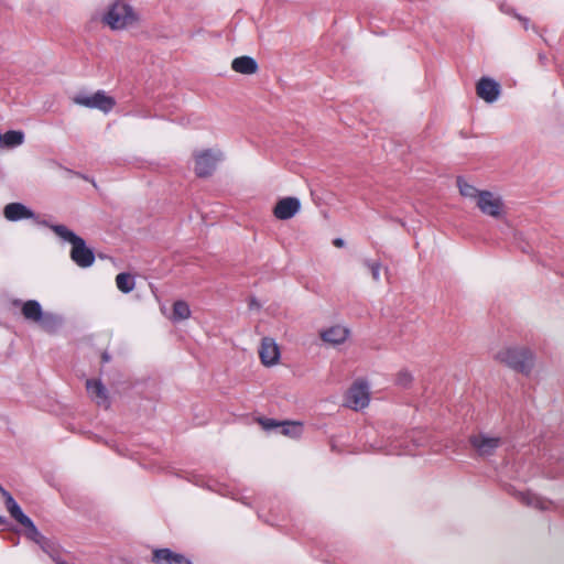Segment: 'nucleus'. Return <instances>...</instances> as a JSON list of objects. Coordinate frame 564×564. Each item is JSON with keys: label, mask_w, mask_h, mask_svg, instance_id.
Returning <instances> with one entry per match:
<instances>
[{"label": "nucleus", "mask_w": 564, "mask_h": 564, "mask_svg": "<svg viewBox=\"0 0 564 564\" xmlns=\"http://www.w3.org/2000/svg\"><path fill=\"white\" fill-rule=\"evenodd\" d=\"M476 91L479 98L491 104L498 99L500 86L496 80L484 77L477 83Z\"/></svg>", "instance_id": "13"}, {"label": "nucleus", "mask_w": 564, "mask_h": 564, "mask_svg": "<svg viewBox=\"0 0 564 564\" xmlns=\"http://www.w3.org/2000/svg\"><path fill=\"white\" fill-rule=\"evenodd\" d=\"M350 335L349 328L344 325H333L319 330V338L328 346L344 344Z\"/></svg>", "instance_id": "10"}, {"label": "nucleus", "mask_w": 564, "mask_h": 564, "mask_svg": "<svg viewBox=\"0 0 564 564\" xmlns=\"http://www.w3.org/2000/svg\"><path fill=\"white\" fill-rule=\"evenodd\" d=\"M369 401V386L364 380L355 381L345 394V405L355 411L368 406Z\"/></svg>", "instance_id": "7"}, {"label": "nucleus", "mask_w": 564, "mask_h": 564, "mask_svg": "<svg viewBox=\"0 0 564 564\" xmlns=\"http://www.w3.org/2000/svg\"><path fill=\"white\" fill-rule=\"evenodd\" d=\"M257 421L260 424V426L265 431L278 430L279 425H281L279 421H275L273 419L260 417Z\"/></svg>", "instance_id": "26"}, {"label": "nucleus", "mask_w": 564, "mask_h": 564, "mask_svg": "<svg viewBox=\"0 0 564 564\" xmlns=\"http://www.w3.org/2000/svg\"><path fill=\"white\" fill-rule=\"evenodd\" d=\"M24 134L21 131H8L4 134H0V150L4 148H15L23 143Z\"/></svg>", "instance_id": "20"}, {"label": "nucleus", "mask_w": 564, "mask_h": 564, "mask_svg": "<svg viewBox=\"0 0 564 564\" xmlns=\"http://www.w3.org/2000/svg\"><path fill=\"white\" fill-rule=\"evenodd\" d=\"M4 523V519L0 516V524Z\"/></svg>", "instance_id": "31"}, {"label": "nucleus", "mask_w": 564, "mask_h": 564, "mask_svg": "<svg viewBox=\"0 0 564 564\" xmlns=\"http://www.w3.org/2000/svg\"><path fill=\"white\" fill-rule=\"evenodd\" d=\"M365 268L370 273L373 282L378 283L381 281L382 275L388 276L389 269L383 267V264L379 260L366 259L364 261Z\"/></svg>", "instance_id": "19"}, {"label": "nucleus", "mask_w": 564, "mask_h": 564, "mask_svg": "<svg viewBox=\"0 0 564 564\" xmlns=\"http://www.w3.org/2000/svg\"><path fill=\"white\" fill-rule=\"evenodd\" d=\"M519 19L523 22L524 28H527V19H521V18H519Z\"/></svg>", "instance_id": "30"}, {"label": "nucleus", "mask_w": 564, "mask_h": 564, "mask_svg": "<svg viewBox=\"0 0 564 564\" xmlns=\"http://www.w3.org/2000/svg\"><path fill=\"white\" fill-rule=\"evenodd\" d=\"M76 105L94 108L104 112L110 111L116 101L112 97L108 96L105 91H97L95 94H78L73 98Z\"/></svg>", "instance_id": "8"}, {"label": "nucleus", "mask_w": 564, "mask_h": 564, "mask_svg": "<svg viewBox=\"0 0 564 564\" xmlns=\"http://www.w3.org/2000/svg\"><path fill=\"white\" fill-rule=\"evenodd\" d=\"M191 313L187 302L178 300L173 304L171 319L173 322L186 321L191 317Z\"/></svg>", "instance_id": "21"}, {"label": "nucleus", "mask_w": 564, "mask_h": 564, "mask_svg": "<svg viewBox=\"0 0 564 564\" xmlns=\"http://www.w3.org/2000/svg\"><path fill=\"white\" fill-rule=\"evenodd\" d=\"M24 528H26V536L29 539H31L32 541L36 542V543H40L41 540H42V535L41 533L39 532V530L36 529V527L34 525L33 521L31 520V523L30 524H24L23 525Z\"/></svg>", "instance_id": "25"}, {"label": "nucleus", "mask_w": 564, "mask_h": 564, "mask_svg": "<svg viewBox=\"0 0 564 564\" xmlns=\"http://www.w3.org/2000/svg\"><path fill=\"white\" fill-rule=\"evenodd\" d=\"M3 497L6 499V507L10 516L21 525L30 524L31 519L23 513L22 509L13 499V497L8 491H3Z\"/></svg>", "instance_id": "17"}, {"label": "nucleus", "mask_w": 564, "mask_h": 564, "mask_svg": "<svg viewBox=\"0 0 564 564\" xmlns=\"http://www.w3.org/2000/svg\"><path fill=\"white\" fill-rule=\"evenodd\" d=\"M470 443L480 456H489L500 446L501 440L486 434H478L470 437Z\"/></svg>", "instance_id": "12"}, {"label": "nucleus", "mask_w": 564, "mask_h": 564, "mask_svg": "<svg viewBox=\"0 0 564 564\" xmlns=\"http://www.w3.org/2000/svg\"><path fill=\"white\" fill-rule=\"evenodd\" d=\"M231 68L237 73L251 75L257 73L258 64L250 56H240L232 61Z\"/></svg>", "instance_id": "18"}, {"label": "nucleus", "mask_w": 564, "mask_h": 564, "mask_svg": "<svg viewBox=\"0 0 564 564\" xmlns=\"http://www.w3.org/2000/svg\"><path fill=\"white\" fill-rule=\"evenodd\" d=\"M281 425H279V433L284 435V436H289V437H292V438H297L301 436L302 434V424L299 423V422H289V421H284V422H280Z\"/></svg>", "instance_id": "22"}, {"label": "nucleus", "mask_w": 564, "mask_h": 564, "mask_svg": "<svg viewBox=\"0 0 564 564\" xmlns=\"http://www.w3.org/2000/svg\"><path fill=\"white\" fill-rule=\"evenodd\" d=\"M3 491H6L1 486H0V492L3 495Z\"/></svg>", "instance_id": "32"}, {"label": "nucleus", "mask_w": 564, "mask_h": 564, "mask_svg": "<svg viewBox=\"0 0 564 564\" xmlns=\"http://www.w3.org/2000/svg\"><path fill=\"white\" fill-rule=\"evenodd\" d=\"M301 210V202L296 197H283L279 199L272 210L279 220H288Z\"/></svg>", "instance_id": "9"}, {"label": "nucleus", "mask_w": 564, "mask_h": 564, "mask_svg": "<svg viewBox=\"0 0 564 564\" xmlns=\"http://www.w3.org/2000/svg\"><path fill=\"white\" fill-rule=\"evenodd\" d=\"M412 381V375L409 372V371H400L398 373V378H397V382L400 384V386H408L410 382Z\"/></svg>", "instance_id": "27"}, {"label": "nucleus", "mask_w": 564, "mask_h": 564, "mask_svg": "<svg viewBox=\"0 0 564 564\" xmlns=\"http://www.w3.org/2000/svg\"><path fill=\"white\" fill-rule=\"evenodd\" d=\"M523 500L527 505L529 506H533L535 508H539V509H545L546 508V501L543 500L542 498L533 495V494H525L523 495Z\"/></svg>", "instance_id": "24"}, {"label": "nucleus", "mask_w": 564, "mask_h": 564, "mask_svg": "<svg viewBox=\"0 0 564 564\" xmlns=\"http://www.w3.org/2000/svg\"><path fill=\"white\" fill-rule=\"evenodd\" d=\"M153 558L156 564H191L183 555L176 554L169 549L156 550Z\"/></svg>", "instance_id": "16"}, {"label": "nucleus", "mask_w": 564, "mask_h": 564, "mask_svg": "<svg viewBox=\"0 0 564 564\" xmlns=\"http://www.w3.org/2000/svg\"><path fill=\"white\" fill-rule=\"evenodd\" d=\"M492 359L524 376H529L535 365L534 352L522 345H502L492 351Z\"/></svg>", "instance_id": "2"}, {"label": "nucleus", "mask_w": 564, "mask_h": 564, "mask_svg": "<svg viewBox=\"0 0 564 564\" xmlns=\"http://www.w3.org/2000/svg\"><path fill=\"white\" fill-rule=\"evenodd\" d=\"M116 285L121 292L129 293L134 289L135 283L131 274L119 273L116 276Z\"/></svg>", "instance_id": "23"}, {"label": "nucleus", "mask_w": 564, "mask_h": 564, "mask_svg": "<svg viewBox=\"0 0 564 564\" xmlns=\"http://www.w3.org/2000/svg\"><path fill=\"white\" fill-rule=\"evenodd\" d=\"M459 194L474 203L479 212L497 220L506 218L508 209L502 196L496 192L479 189L466 182L463 177L457 178Z\"/></svg>", "instance_id": "1"}, {"label": "nucleus", "mask_w": 564, "mask_h": 564, "mask_svg": "<svg viewBox=\"0 0 564 564\" xmlns=\"http://www.w3.org/2000/svg\"><path fill=\"white\" fill-rule=\"evenodd\" d=\"M102 21L112 30H122L133 25L138 15L131 6L118 0L109 7Z\"/></svg>", "instance_id": "5"}, {"label": "nucleus", "mask_w": 564, "mask_h": 564, "mask_svg": "<svg viewBox=\"0 0 564 564\" xmlns=\"http://www.w3.org/2000/svg\"><path fill=\"white\" fill-rule=\"evenodd\" d=\"M3 215L9 221L35 218V214L21 203H10L6 205L3 208Z\"/></svg>", "instance_id": "14"}, {"label": "nucleus", "mask_w": 564, "mask_h": 564, "mask_svg": "<svg viewBox=\"0 0 564 564\" xmlns=\"http://www.w3.org/2000/svg\"><path fill=\"white\" fill-rule=\"evenodd\" d=\"M224 159L219 149H204L193 153L194 172L198 177L210 176Z\"/></svg>", "instance_id": "6"}, {"label": "nucleus", "mask_w": 564, "mask_h": 564, "mask_svg": "<svg viewBox=\"0 0 564 564\" xmlns=\"http://www.w3.org/2000/svg\"><path fill=\"white\" fill-rule=\"evenodd\" d=\"M333 245L336 248H341V247H344L345 241L341 238H336V239H334Z\"/></svg>", "instance_id": "29"}, {"label": "nucleus", "mask_w": 564, "mask_h": 564, "mask_svg": "<svg viewBox=\"0 0 564 564\" xmlns=\"http://www.w3.org/2000/svg\"><path fill=\"white\" fill-rule=\"evenodd\" d=\"M259 357L265 367H272L280 360V349L274 339L264 337L261 340Z\"/></svg>", "instance_id": "11"}, {"label": "nucleus", "mask_w": 564, "mask_h": 564, "mask_svg": "<svg viewBox=\"0 0 564 564\" xmlns=\"http://www.w3.org/2000/svg\"><path fill=\"white\" fill-rule=\"evenodd\" d=\"M259 307H260V304L257 302L256 299H251L249 301V308L250 310H259Z\"/></svg>", "instance_id": "28"}, {"label": "nucleus", "mask_w": 564, "mask_h": 564, "mask_svg": "<svg viewBox=\"0 0 564 564\" xmlns=\"http://www.w3.org/2000/svg\"><path fill=\"white\" fill-rule=\"evenodd\" d=\"M51 230L61 239L72 245L70 259L80 268H89L95 262V256L85 240L64 225H50Z\"/></svg>", "instance_id": "3"}, {"label": "nucleus", "mask_w": 564, "mask_h": 564, "mask_svg": "<svg viewBox=\"0 0 564 564\" xmlns=\"http://www.w3.org/2000/svg\"><path fill=\"white\" fill-rule=\"evenodd\" d=\"M22 315L31 323L37 324L46 333H56L63 324V317L52 312H44L35 300H29L22 304Z\"/></svg>", "instance_id": "4"}, {"label": "nucleus", "mask_w": 564, "mask_h": 564, "mask_svg": "<svg viewBox=\"0 0 564 564\" xmlns=\"http://www.w3.org/2000/svg\"><path fill=\"white\" fill-rule=\"evenodd\" d=\"M86 389L90 398L100 406H108V391L106 387L99 381L95 379H88L86 381Z\"/></svg>", "instance_id": "15"}]
</instances>
